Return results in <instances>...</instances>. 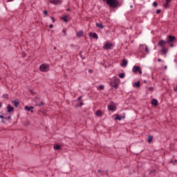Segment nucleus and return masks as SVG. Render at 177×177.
I'll list each match as a JSON object with an SVG mask.
<instances>
[{"instance_id": "nucleus-1", "label": "nucleus", "mask_w": 177, "mask_h": 177, "mask_svg": "<svg viewBox=\"0 0 177 177\" xmlns=\"http://www.w3.org/2000/svg\"><path fill=\"white\" fill-rule=\"evenodd\" d=\"M106 2L107 5H109L111 8H117L118 6V1L117 0H102Z\"/></svg>"}, {"instance_id": "nucleus-2", "label": "nucleus", "mask_w": 177, "mask_h": 177, "mask_svg": "<svg viewBox=\"0 0 177 177\" xmlns=\"http://www.w3.org/2000/svg\"><path fill=\"white\" fill-rule=\"evenodd\" d=\"M50 68L49 64H42L39 66V71L41 73H48Z\"/></svg>"}, {"instance_id": "nucleus-3", "label": "nucleus", "mask_w": 177, "mask_h": 177, "mask_svg": "<svg viewBox=\"0 0 177 177\" xmlns=\"http://www.w3.org/2000/svg\"><path fill=\"white\" fill-rule=\"evenodd\" d=\"M110 85L114 89H118V86H120V79H115L110 82Z\"/></svg>"}, {"instance_id": "nucleus-4", "label": "nucleus", "mask_w": 177, "mask_h": 177, "mask_svg": "<svg viewBox=\"0 0 177 177\" xmlns=\"http://www.w3.org/2000/svg\"><path fill=\"white\" fill-rule=\"evenodd\" d=\"M108 110L109 111H115L117 110V105L114 102H111L109 106H108Z\"/></svg>"}, {"instance_id": "nucleus-5", "label": "nucleus", "mask_w": 177, "mask_h": 177, "mask_svg": "<svg viewBox=\"0 0 177 177\" xmlns=\"http://www.w3.org/2000/svg\"><path fill=\"white\" fill-rule=\"evenodd\" d=\"M114 45L113 44V43H110V42H106L104 46H103V49H104L105 50H108L109 49H111V48H113Z\"/></svg>"}, {"instance_id": "nucleus-6", "label": "nucleus", "mask_w": 177, "mask_h": 177, "mask_svg": "<svg viewBox=\"0 0 177 177\" xmlns=\"http://www.w3.org/2000/svg\"><path fill=\"white\" fill-rule=\"evenodd\" d=\"M139 73V74H142V69L139 66H134L133 67V73Z\"/></svg>"}, {"instance_id": "nucleus-7", "label": "nucleus", "mask_w": 177, "mask_h": 177, "mask_svg": "<svg viewBox=\"0 0 177 177\" xmlns=\"http://www.w3.org/2000/svg\"><path fill=\"white\" fill-rule=\"evenodd\" d=\"M49 2L53 5H60V3H62V0H49Z\"/></svg>"}, {"instance_id": "nucleus-8", "label": "nucleus", "mask_w": 177, "mask_h": 177, "mask_svg": "<svg viewBox=\"0 0 177 177\" xmlns=\"http://www.w3.org/2000/svg\"><path fill=\"white\" fill-rule=\"evenodd\" d=\"M176 39V38H175V37H174L172 35H169L167 42V44H169L170 42H174V41H175Z\"/></svg>"}, {"instance_id": "nucleus-9", "label": "nucleus", "mask_w": 177, "mask_h": 177, "mask_svg": "<svg viewBox=\"0 0 177 177\" xmlns=\"http://www.w3.org/2000/svg\"><path fill=\"white\" fill-rule=\"evenodd\" d=\"M172 0H165V2L163 4V7L167 9L168 8H169V3Z\"/></svg>"}, {"instance_id": "nucleus-10", "label": "nucleus", "mask_w": 177, "mask_h": 177, "mask_svg": "<svg viewBox=\"0 0 177 177\" xmlns=\"http://www.w3.org/2000/svg\"><path fill=\"white\" fill-rule=\"evenodd\" d=\"M7 111L8 113H12V112L15 111V108H13V106H12V105L8 104L7 106Z\"/></svg>"}, {"instance_id": "nucleus-11", "label": "nucleus", "mask_w": 177, "mask_h": 177, "mask_svg": "<svg viewBox=\"0 0 177 177\" xmlns=\"http://www.w3.org/2000/svg\"><path fill=\"white\" fill-rule=\"evenodd\" d=\"M76 36L77 37V38H81V37H84V31L79 30L76 32Z\"/></svg>"}, {"instance_id": "nucleus-12", "label": "nucleus", "mask_w": 177, "mask_h": 177, "mask_svg": "<svg viewBox=\"0 0 177 177\" xmlns=\"http://www.w3.org/2000/svg\"><path fill=\"white\" fill-rule=\"evenodd\" d=\"M25 110H27V111H31L32 113H34V106H26L24 108Z\"/></svg>"}, {"instance_id": "nucleus-13", "label": "nucleus", "mask_w": 177, "mask_h": 177, "mask_svg": "<svg viewBox=\"0 0 177 177\" xmlns=\"http://www.w3.org/2000/svg\"><path fill=\"white\" fill-rule=\"evenodd\" d=\"M151 104L152 106H158V100L156 99H152L151 101Z\"/></svg>"}, {"instance_id": "nucleus-14", "label": "nucleus", "mask_w": 177, "mask_h": 177, "mask_svg": "<svg viewBox=\"0 0 177 177\" xmlns=\"http://www.w3.org/2000/svg\"><path fill=\"white\" fill-rule=\"evenodd\" d=\"M95 115L97 117H102V115H103V111H102V110H97L96 112H95Z\"/></svg>"}, {"instance_id": "nucleus-15", "label": "nucleus", "mask_w": 177, "mask_h": 177, "mask_svg": "<svg viewBox=\"0 0 177 177\" xmlns=\"http://www.w3.org/2000/svg\"><path fill=\"white\" fill-rule=\"evenodd\" d=\"M89 35L92 37V38H94L95 39H97V38H99V37L97 36V34L95 32H90Z\"/></svg>"}, {"instance_id": "nucleus-16", "label": "nucleus", "mask_w": 177, "mask_h": 177, "mask_svg": "<svg viewBox=\"0 0 177 177\" xmlns=\"http://www.w3.org/2000/svg\"><path fill=\"white\" fill-rule=\"evenodd\" d=\"M121 66L122 67H127L128 66V61L127 59H122Z\"/></svg>"}, {"instance_id": "nucleus-17", "label": "nucleus", "mask_w": 177, "mask_h": 177, "mask_svg": "<svg viewBox=\"0 0 177 177\" xmlns=\"http://www.w3.org/2000/svg\"><path fill=\"white\" fill-rule=\"evenodd\" d=\"M11 102L14 104L15 107H18L19 104H20V102H19V101H17V100H13Z\"/></svg>"}, {"instance_id": "nucleus-18", "label": "nucleus", "mask_w": 177, "mask_h": 177, "mask_svg": "<svg viewBox=\"0 0 177 177\" xmlns=\"http://www.w3.org/2000/svg\"><path fill=\"white\" fill-rule=\"evenodd\" d=\"M104 172H106V171L103 169H99L97 170V174H99V175H103V174H104Z\"/></svg>"}, {"instance_id": "nucleus-19", "label": "nucleus", "mask_w": 177, "mask_h": 177, "mask_svg": "<svg viewBox=\"0 0 177 177\" xmlns=\"http://www.w3.org/2000/svg\"><path fill=\"white\" fill-rule=\"evenodd\" d=\"M166 44V41H164V40H160L159 42H158V46H164V45Z\"/></svg>"}, {"instance_id": "nucleus-20", "label": "nucleus", "mask_w": 177, "mask_h": 177, "mask_svg": "<svg viewBox=\"0 0 177 177\" xmlns=\"http://www.w3.org/2000/svg\"><path fill=\"white\" fill-rule=\"evenodd\" d=\"M67 17H68V15H64V16L62 17V19L63 21H64L65 23H67V21H68Z\"/></svg>"}, {"instance_id": "nucleus-21", "label": "nucleus", "mask_w": 177, "mask_h": 177, "mask_svg": "<svg viewBox=\"0 0 177 177\" xmlns=\"http://www.w3.org/2000/svg\"><path fill=\"white\" fill-rule=\"evenodd\" d=\"M133 86L135 88H139V86H140V82H137L134 83Z\"/></svg>"}, {"instance_id": "nucleus-22", "label": "nucleus", "mask_w": 177, "mask_h": 177, "mask_svg": "<svg viewBox=\"0 0 177 177\" xmlns=\"http://www.w3.org/2000/svg\"><path fill=\"white\" fill-rule=\"evenodd\" d=\"M60 149H62V147H60V145H56L54 146L55 150H60Z\"/></svg>"}, {"instance_id": "nucleus-23", "label": "nucleus", "mask_w": 177, "mask_h": 177, "mask_svg": "<svg viewBox=\"0 0 177 177\" xmlns=\"http://www.w3.org/2000/svg\"><path fill=\"white\" fill-rule=\"evenodd\" d=\"M97 89L99 91H103V89H104V85H100L98 87H97Z\"/></svg>"}, {"instance_id": "nucleus-24", "label": "nucleus", "mask_w": 177, "mask_h": 177, "mask_svg": "<svg viewBox=\"0 0 177 177\" xmlns=\"http://www.w3.org/2000/svg\"><path fill=\"white\" fill-rule=\"evenodd\" d=\"M115 120H118V121H121L122 118H121V116H120V115L116 114L115 115Z\"/></svg>"}, {"instance_id": "nucleus-25", "label": "nucleus", "mask_w": 177, "mask_h": 177, "mask_svg": "<svg viewBox=\"0 0 177 177\" xmlns=\"http://www.w3.org/2000/svg\"><path fill=\"white\" fill-rule=\"evenodd\" d=\"M97 27H99V28L103 29L104 26L102 24H96Z\"/></svg>"}, {"instance_id": "nucleus-26", "label": "nucleus", "mask_w": 177, "mask_h": 177, "mask_svg": "<svg viewBox=\"0 0 177 177\" xmlns=\"http://www.w3.org/2000/svg\"><path fill=\"white\" fill-rule=\"evenodd\" d=\"M167 52H168V49L163 48L162 49V53H164L165 55V53H167Z\"/></svg>"}, {"instance_id": "nucleus-27", "label": "nucleus", "mask_w": 177, "mask_h": 177, "mask_svg": "<svg viewBox=\"0 0 177 177\" xmlns=\"http://www.w3.org/2000/svg\"><path fill=\"white\" fill-rule=\"evenodd\" d=\"M2 97H3V99H8V98H9V95H8V94H3V95H2Z\"/></svg>"}, {"instance_id": "nucleus-28", "label": "nucleus", "mask_w": 177, "mask_h": 177, "mask_svg": "<svg viewBox=\"0 0 177 177\" xmlns=\"http://www.w3.org/2000/svg\"><path fill=\"white\" fill-rule=\"evenodd\" d=\"M153 140V137L152 136H148V142L151 143Z\"/></svg>"}, {"instance_id": "nucleus-29", "label": "nucleus", "mask_w": 177, "mask_h": 177, "mask_svg": "<svg viewBox=\"0 0 177 177\" xmlns=\"http://www.w3.org/2000/svg\"><path fill=\"white\" fill-rule=\"evenodd\" d=\"M124 77H125V73H120V74H119V77L120 78H124Z\"/></svg>"}, {"instance_id": "nucleus-30", "label": "nucleus", "mask_w": 177, "mask_h": 177, "mask_svg": "<svg viewBox=\"0 0 177 177\" xmlns=\"http://www.w3.org/2000/svg\"><path fill=\"white\" fill-rule=\"evenodd\" d=\"M62 34H63V35H64V36L67 35V32L66 31L65 29H63V30H62Z\"/></svg>"}, {"instance_id": "nucleus-31", "label": "nucleus", "mask_w": 177, "mask_h": 177, "mask_svg": "<svg viewBox=\"0 0 177 177\" xmlns=\"http://www.w3.org/2000/svg\"><path fill=\"white\" fill-rule=\"evenodd\" d=\"M36 106H44V102H40V104L36 103Z\"/></svg>"}, {"instance_id": "nucleus-32", "label": "nucleus", "mask_w": 177, "mask_h": 177, "mask_svg": "<svg viewBox=\"0 0 177 177\" xmlns=\"http://www.w3.org/2000/svg\"><path fill=\"white\" fill-rule=\"evenodd\" d=\"M170 162H171V164H173L174 165H175V163L177 162V160H171Z\"/></svg>"}, {"instance_id": "nucleus-33", "label": "nucleus", "mask_w": 177, "mask_h": 177, "mask_svg": "<svg viewBox=\"0 0 177 177\" xmlns=\"http://www.w3.org/2000/svg\"><path fill=\"white\" fill-rule=\"evenodd\" d=\"M157 2H156V1H154L153 3V6H154L155 8H157Z\"/></svg>"}, {"instance_id": "nucleus-34", "label": "nucleus", "mask_w": 177, "mask_h": 177, "mask_svg": "<svg viewBox=\"0 0 177 177\" xmlns=\"http://www.w3.org/2000/svg\"><path fill=\"white\" fill-rule=\"evenodd\" d=\"M51 20H52L53 23H55V17H51Z\"/></svg>"}, {"instance_id": "nucleus-35", "label": "nucleus", "mask_w": 177, "mask_h": 177, "mask_svg": "<svg viewBox=\"0 0 177 177\" xmlns=\"http://www.w3.org/2000/svg\"><path fill=\"white\" fill-rule=\"evenodd\" d=\"M156 13H157L158 15H159V13H161V10H156Z\"/></svg>"}, {"instance_id": "nucleus-36", "label": "nucleus", "mask_w": 177, "mask_h": 177, "mask_svg": "<svg viewBox=\"0 0 177 177\" xmlns=\"http://www.w3.org/2000/svg\"><path fill=\"white\" fill-rule=\"evenodd\" d=\"M43 13H44V15H48V11H46V10H44V11H43Z\"/></svg>"}, {"instance_id": "nucleus-37", "label": "nucleus", "mask_w": 177, "mask_h": 177, "mask_svg": "<svg viewBox=\"0 0 177 177\" xmlns=\"http://www.w3.org/2000/svg\"><path fill=\"white\" fill-rule=\"evenodd\" d=\"M145 50L146 52H149V48H147V46H145Z\"/></svg>"}, {"instance_id": "nucleus-38", "label": "nucleus", "mask_w": 177, "mask_h": 177, "mask_svg": "<svg viewBox=\"0 0 177 177\" xmlns=\"http://www.w3.org/2000/svg\"><path fill=\"white\" fill-rule=\"evenodd\" d=\"M49 28H53V25L50 24Z\"/></svg>"}, {"instance_id": "nucleus-39", "label": "nucleus", "mask_w": 177, "mask_h": 177, "mask_svg": "<svg viewBox=\"0 0 177 177\" xmlns=\"http://www.w3.org/2000/svg\"><path fill=\"white\" fill-rule=\"evenodd\" d=\"M153 87H149V91H153Z\"/></svg>"}, {"instance_id": "nucleus-40", "label": "nucleus", "mask_w": 177, "mask_h": 177, "mask_svg": "<svg viewBox=\"0 0 177 177\" xmlns=\"http://www.w3.org/2000/svg\"><path fill=\"white\" fill-rule=\"evenodd\" d=\"M174 91L175 92H177V86H176V88H174Z\"/></svg>"}, {"instance_id": "nucleus-41", "label": "nucleus", "mask_w": 177, "mask_h": 177, "mask_svg": "<svg viewBox=\"0 0 177 177\" xmlns=\"http://www.w3.org/2000/svg\"><path fill=\"white\" fill-rule=\"evenodd\" d=\"M0 118H1L2 120H3V115H0Z\"/></svg>"}, {"instance_id": "nucleus-42", "label": "nucleus", "mask_w": 177, "mask_h": 177, "mask_svg": "<svg viewBox=\"0 0 177 177\" xmlns=\"http://www.w3.org/2000/svg\"><path fill=\"white\" fill-rule=\"evenodd\" d=\"M7 120H10V116H8V118H6Z\"/></svg>"}, {"instance_id": "nucleus-43", "label": "nucleus", "mask_w": 177, "mask_h": 177, "mask_svg": "<svg viewBox=\"0 0 177 177\" xmlns=\"http://www.w3.org/2000/svg\"><path fill=\"white\" fill-rule=\"evenodd\" d=\"M1 122H2V124H5V121L4 120H2Z\"/></svg>"}, {"instance_id": "nucleus-44", "label": "nucleus", "mask_w": 177, "mask_h": 177, "mask_svg": "<svg viewBox=\"0 0 177 177\" xmlns=\"http://www.w3.org/2000/svg\"><path fill=\"white\" fill-rule=\"evenodd\" d=\"M13 0H8V2H12Z\"/></svg>"}, {"instance_id": "nucleus-45", "label": "nucleus", "mask_w": 177, "mask_h": 177, "mask_svg": "<svg viewBox=\"0 0 177 177\" xmlns=\"http://www.w3.org/2000/svg\"><path fill=\"white\" fill-rule=\"evenodd\" d=\"M0 107H2V103L0 102Z\"/></svg>"}, {"instance_id": "nucleus-46", "label": "nucleus", "mask_w": 177, "mask_h": 177, "mask_svg": "<svg viewBox=\"0 0 177 177\" xmlns=\"http://www.w3.org/2000/svg\"><path fill=\"white\" fill-rule=\"evenodd\" d=\"M170 46H171V48H173V46H174V44H171V45H170Z\"/></svg>"}, {"instance_id": "nucleus-47", "label": "nucleus", "mask_w": 177, "mask_h": 177, "mask_svg": "<svg viewBox=\"0 0 177 177\" xmlns=\"http://www.w3.org/2000/svg\"><path fill=\"white\" fill-rule=\"evenodd\" d=\"M158 62H161V59H158Z\"/></svg>"}, {"instance_id": "nucleus-48", "label": "nucleus", "mask_w": 177, "mask_h": 177, "mask_svg": "<svg viewBox=\"0 0 177 177\" xmlns=\"http://www.w3.org/2000/svg\"><path fill=\"white\" fill-rule=\"evenodd\" d=\"M165 68L167 69V66H165Z\"/></svg>"}]
</instances>
